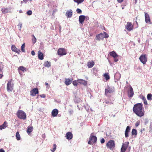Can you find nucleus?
Wrapping results in <instances>:
<instances>
[{"instance_id":"5","label":"nucleus","mask_w":152,"mask_h":152,"mask_svg":"<svg viewBox=\"0 0 152 152\" xmlns=\"http://www.w3.org/2000/svg\"><path fill=\"white\" fill-rule=\"evenodd\" d=\"M97 140V138L96 136L91 135L90 137L88 143L89 145H93L95 143Z\"/></svg>"},{"instance_id":"42","label":"nucleus","mask_w":152,"mask_h":152,"mask_svg":"<svg viewBox=\"0 0 152 152\" xmlns=\"http://www.w3.org/2000/svg\"><path fill=\"white\" fill-rule=\"evenodd\" d=\"M103 34H104V37L105 38H107L109 37L108 35L106 32H104L103 33H102Z\"/></svg>"},{"instance_id":"44","label":"nucleus","mask_w":152,"mask_h":152,"mask_svg":"<svg viewBox=\"0 0 152 152\" xmlns=\"http://www.w3.org/2000/svg\"><path fill=\"white\" fill-rule=\"evenodd\" d=\"M32 14V11L31 10L28 11L27 12V14L28 15H31Z\"/></svg>"},{"instance_id":"32","label":"nucleus","mask_w":152,"mask_h":152,"mask_svg":"<svg viewBox=\"0 0 152 152\" xmlns=\"http://www.w3.org/2000/svg\"><path fill=\"white\" fill-rule=\"evenodd\" d=\"M15 136H16V138L18 140H20V135L19 134V132H17L16 133Z\"/></svg>"},{"instance_id":"28","label":"nucleus","mask_w":152,"mask_h":152,"mask_svg":"<svg viewBox=\"0 0 152 152\" xmlns=\"http://www.w3.org/2000/svg\"><path fill=\"white\" fill-rule=\"evenodd\" d=\"M128 94L129 95H133L134 92L133 89L131 86H130L128 91Z\"/></svg>"},{"instance_id":"49","label":"nucleus","mask_w":152,"mask_h":152,"mask_svg":"<svg viewBox=\"0 0 152 152\" xmlns=\"http://www.w3.org/2000/svg\"><path fill=\"white\" fill-rule=\"evenodd\" d=\"M118 2L119 3H121L124 0H117Z\"/></svg>"},{"instance_id":"33","label":"nucleus","mask_w":152,"mask_h":152,"mask_svg":"<svg viewBox=\"0 0 152 152\" xmlns=\"http://www.w3.org/2000/svg\"><path fill=\"white\" fill-rule=\"evenodd\" d=\"M31 37H32V43L33 44H34L36 42L37 39L35 37L34 35L32 34L31 35Z\"/></svg>"},{"instance_id":"52","label":"nucleus","mask_w":152,"mask_h":152,"mask_svg":"<svg viewBox=\"0 0 152 152\" xmlns=\"http://www.w3.org/2000/svg\"><path fill=\"white\" fill-rule=\"evenodd\" d=\"M0 152H5L2 149H0Z\"/></svg>"},{"instance_id":"9","label":"nucleus","mask_w":152,"mask_h":152,"mask_svg":"<svg viewBox=\"0 0 152 152\" xmlns=\"http://www.w3.org/2000/svg\"><path fill=\"white\" fill-rule=\"evenodd\" d=\"M128 142H126L123 144L121 148V152H125L127 149L129 144Z\"/></svg>"},{"instance_id":"21","label":"nucleus","mask_w":152,"mask_h":152,"mask_svg":"<svg viewBox=\"0 0 152 152\" xmlns=\"http://www.w3.org/2000/svg\"><path fill=\"white\" fill-rule=\"evenodd\" d=\"M66 139L68 140H70L72 138V134L70 132H68L66 134Z\"/></svg>"},{"instance_id":"1","label":"nucleus","mask_w":152,"mask_h":152,"mask_svg":"<svg viewBox=\"0 0 152 152\" xmlns=\"http://www.w3.org/2000/svg\"><path fill=\"white\" fill-rule=\"evenodd\" d=\"M133 112L138 116L142 117L144 115L143 105L140 103H137L134 105L133 107Z\"/></svg>"},{"instance_id":"23","label":"nucleus","mask_w":152,"mask_h":152,"mask_svg":"<svg viewBox=\"0 0 152 152\" xmlns=\"http://www.w3.org/2000/svg\"><path fill=\"white\" fill-rule=\"evenodd\" d=\"M85 16L84 15H81L79 17V22L81 24H83L85 20Z\"/></svg>"},{"instance_id":"35","label":"nucleus","mask_w":152,"mask_h":152,"mask_svg":"<svg viewBox=\"0 0 152 152\" xmlns=\"http://www.w3.org/2000/svg\"><path fill=\"white\" fill-rule=\"evenodd\" d=\"M44 65L45 66L47 67H48L50 66V63L48 61H46L44 64Z\"/></svg>"},{"instance_id":"47","label":"nucleus","mask_w":152,"mask_h":152,"mask_svg":"<svg viewBox=\"0 0 152 152\" xmlns=\"http://www.w3.org/2000/svg\"><path fill=\"white\" fill-rule=\"evenodd\" d=\"M3 76V72H0V79H1Z\"/></svg>"},{"instance_id":"15","label":"nucleus","mask_w":152,"mask_h":152,"mask_svg":"<svg viewBox=\"0 0 152 152\" xmlns=\"http://www.w3.org/2000/svg\"><path fill=\"white\" fill-rule=\"evenodd\" d=\"M72 80L73 79L72 78L65 79L64 83L66 85L68 86L71 83Z\"/></svg>"},{"instance_id":"13","label":"nucleus","mask_w":152,"mask_h":152,"mask_svg":"<svg viewBox=\"0 0 152 152\" xmlns=\"http://www.w3.org/2000/svg\"><path fill=\"white\" fill-rule=\"evenodd\" d=\"M145 15L146 22L147 23H150L151 21L149 14L147 13H145Z\"/></svg>"},{"instance_id":"11","label":"nucleus","mask_w":152,"mask_h":152,"mask_svg":"<svg viewBox=\"0 0 152 152\" xmlns=\"http://www.w3.org/2000/svg\"><path fill=\"white\" fill-rule=\"evenodd\" d=\"M110 55L111 56L114 58L115 62H116L118 61V59L117 58V57L118 56L115 52L113 51L110 52Z\"/></svg>"},{"instance_id":"48","label":"nucleus","mask_w":152,"mask_h":152,"mask_svg":"<svg viewBox=\"0 0 152 152\" xmlns=\"http://www.w3.org/2000/svg\"><path fill=\"white\" fill-rule=\"evenodd\" d=\"M105 103L106 104H112L113 103L112 102H109V101H106Z\"/></svg>"},{"instance_id":"41","label":"nucleus","mask_w":152,"mask_h":152,"mask_svg":"<svg viewBox=\"0 0 152 152\" xmlns=\"http://www.w3.org/2000/svg\"><path fill=\"white\" fill-rule=\"evenodd\" d=\"M53 148L52 149H51V151L53 152H54L56 150V144H54L53 145Z\"/></svg>"},{"instance_id":"24","label":"nucleus","mask_w":152,"mask_h":152,"mask_svg":"<svg viewBox=\"0 0 152 152\" xmlns=\"http://www.w3.org/2000/svg\"><path fill=\"white\" fill-rule=\"evenodd\" d=\"M94 64V63L93 61H90L87 63V66L88 68H91L93 67Z\"/></svg>"},{"instance_id":"26","label":"nucleus","mask_w":152,"mask_h":152,"mask_svg":"<svg viewBox=\"0 0 152 152\" xmlns=\"http://www.w3.org/2000/svg\"><path fill=\"white\" fill-rule=\"evenodd\" d=\"M33 128L32 126H28L27 128V132L28 134H30L33 131Z\"/></svg>"},{"instance_id":"34","label":"nucleus","mask_w":152,"mask_h":152,"mask_svg":"<svg viewBox=\"0 0 152 152\" xmlns=\"http://www.w3.org/2000/svg\"><path fill=\"white\" fill-rule=\"evenodd\" d=\"M104 77L106 80H108L110 78V77L108 75V73H104Z\"/></svg>"},{"instance_id":"2","label":"nucleus","mask_w":152,"mask_h":152,"mask_svg":"<svg viewBox=\"0 0 152 152\" xmlns=\"http://www.w3.org/2000/svg\"><path fill=\"white\" fill-rule=\"evenodd\" d=\"M18 117L20 119L25 120L26 118V113L22 110H19L17 112Z\"/></svg>"},{"instance_id":"25","label":"nucleus","mask_w":152,"mask_h":152,"mask_svg":"<svg viewBox=\"0 0 152 152\" xmlns=\"http://www.w3.org/2000/svg\"><path fill=\"white\" fill-rule=\"evenodd\" d=\"M18 70L19 73H20V71H22L23 72L26 71V68L23 66H20L19 67Z\"/></svg>"},{"instance_id":"53","label":"nucleus","mask_w":152,"mask_h":152,"mask_svg":"<svg viewBox=\"0 0 152 152\" xmlns=\"http://www.w3.org/2000/svg\"><path fill=\"white\" fill-rule=\"evenodd\" d=\"M42 98H45V96H42V95H41V96H40Z\"/></svg>"},{"instance_id":"4","label":"nucleus","mask_w":152,"mask_h":152,"mask_svg":"<svg viewBox=\"0 0 152 152\" xmlns=\"http://www.w3.org/2000/svg\"><path fill=\"white\" fill-rule=\"evenodd\" d=\"M13 86L14 84L11 79L9 80L7 83V91L9 92H12L13 90Z\"/></svg>"},{"instance_id":"40","label":"nucleus","mask_w":152,"mask_h":152,"mask_svg":"<svg viewBox=\"0 0 152 152\" xmlns=\"http://www.w3.org/2000/svg\"><path fill=\"white\" fill-rule=\"evenodd\" d=\"M141 98H142V99L143 100L144 104L146 105H147L148 104L147 102L145 97L143 96H142V97H141Z\"/></svg>"},{"instance_id":"6","label":"nucleus","mask_w":152,"mask_h":152,"mask_svg":"<svg viewBox=\"0 0 152 152\" xmlns=\"http://www.w3.org/2000/svg\"><path fill=\"white\" fill-rule=\"evenodd\" d=\"M67 53L66 50L64 48H60L57 51L58 55L60 56L65 55L67 54Z\"/></svg>"},{"instance_id":"8","label":"nucleus","mask_w":152,"mask_h":152,"mask_svg":"<svg viewBox=\"0 0 152 152\" xmlns=\"http://www.w3.org/2000/svg\"><path fill=\"white\" fill-rule=\"evenodd\" d=\"M114 92V87L108 86L105 89V94H111Z\"/></svg>"},{"instance_id":"20","label":"nucleus","mask_w":152,"mask_h":152,"mask_svg":"<svg viewBox=\"0 0 152 152\" xmlns=\"http://www.w3.org/2000/svg\"><path fill=\"white\" fill-rule=\"evenodd\" d=\"M130 130V127L129 126H127L126 129L125 131V135L126 137H127L129 136L128 133Z\"/></svg>"},{"instance_id":"50","label":"nucleus","mask_w":152,"mask_h":152,"mask_svg":"<svg viewBox=\"0 0 152 152\" xmlns=\"http://www.w3.org/2000/svg\"><path fill=\"white\" fill-rule=\"evenodd\" d=\"M31 54L33 56H34V55H35V53L34 51L32 50L31 52Z\"/></svg>"},{"instance_id":"7","label":"nucleus","mask_w":152,"mask_h":152,"mask_svg":"<svg viewBox=\"0 0 152 152\" xmlns=\"http://www.w3.org/2000/svg\"><path fill=\"white\" fill-rule=\"evenodd\" d=\"M140 61L143 64H145L147 61V57L146 54H142L139 57Z\"/></svg>"},{"instance_id":"17","label":"nucleus","mask_w":152,"mask_h":152,"mask_svg":"<svg viewBox=\"0 0 152 152\" xmlns=\"http://www.w3.org/2000/svg\"><path fill=\"white\" fill-rule=\"evenodd\" d=\"M78 83L80 84H82L85 86H86L87 84L86 81L81 79H78Z\"/></svg>"},{"instance_id":"55","label":"nucleus","mask_w":152,"mask_h":152,"mask_svg":"<svg viewBox=\"0 0 152 152\" xmlns=\"http://www.w3.org/2000/svg\"><path fill=\"white\" fill-rule=\"evenodd\" d=\"M129 96V97H132L133 96Z\"/></svg>"},{"instance_id":"37","label":"nucleus","mask_w":152,"mask_h":152,"mask_svg":"<svg viewBox=\"0 0 152 152\" xmlns=\"http://www.w3.org/2000/svg\"><path fill=\"white\" fill-rule=\"evenodd\" d=\"M78 80H74L72 82L73 84L75 86H77L78 85Z\"/></svg>"},{"instance_id":"54","label":"nucleus","mask_w":152,"mask_h":152,"mask_svg":"<svg viewBox=\"0 0 152 152\" xmlns=\"http://www.w3.org/2000/svg\"><path fill=\"white\" fill-rule=\"evenodd\" d=\"M139 124H136V126H138Z\"/></svg>"},{"instance_id":"27","label":"nucleus","mask_w":152,"mask_h":152,"mask_svg":"<svg viewBox=\"0 0 152 152\" xmlns=\"http://www.w3.org/2000/svg\"><path fill=\"white\" fill-rule=\"evenodd\" d=\"M72 10L67 11L66 12V15L67 17H71L72 16Z\"/></svg>"},{"instance_id":"57","label":"nucleus","mask_w":152,"mask_h":152,"mask_svg":"<svg viewBox=\"0 0 152 152\" xmlns=\"http://www.w3.org/2000/svg\"><path fill=\"white\" fill-rule=\"evenodd\" d=\"M124 7H122V9H124Z\"/></svg>"},{"instance_id":"45","label":"nucleus","mask_w":152,"mask_h":152,"mask_svg":"<svg viewBox=\"0 0 152 152\" xmlns=\"http://www.w3.org/2000/svg\"><path fill=\"white\" fill-rule=\"evenodd\" d=\"M147 96V98L148 100H151L152 99L151 96Z\"/></svg>"},{"instance_id":"22","label":"nucleus","mask_w":152,"mask_h":152,"mask_svg":"<svg viewBox=\"0 0 152 152\" xmlns=\"http://www.w3.org/2000/svg\"><path fill=\"white\" fill-rule=\"evenodd\" d=\"M7 124L6 121H4L2 125L0 126V129L2 130L3 129H5L8 126Z\"/></svg>"},{"instance_id":"10","label":"nucleus","mask_w":152,"mask_h":152,"mask_svg":"<svg viewBox=\"0 0 152 152\" xmlns=\"http://www.w3.org/2000/svg\"><path fill=\"white\" fill-rule=\"evenodd\" d=\"M125 28L128 31H130L133 30V25L132 24V23L128 22L127 23L126 25L125 26Z\"/></svg>"},{"instance_id":"14","label":"nucleus","mask_w":152,"mask_h":152,"mask_svg":"<svg viewBox=\"0 0 152 152\" xmlns=\"http://www.w3.org/2000/svg\"><path fill=\"white\" fill-rule=\"evenodd\" d=\"M11 48L13 51L15 52L18 54H19L20 52V49L17 48L15 45H12Z\"/></svg>"},{"instance_id":"56","label":"nucleus","mask_w":152,"mask_h":152,"mask_svg":"<svg viewBox=\"0 0 152 152\" xmlns=\"http://www.w3.org/2000/svg\"><path fill=\"white\" fill-rule=\"evenodd\" d=\"M147 95H151V94H148Z\"/></svg>"},{"instance_id":"12","label":"nucleus","mask_w":152,"mask_h":152,"mask_svg":"<svg viewBox=\"0 0 152 152\" xmlns=\"http://www.w3.org/2000/svg\"><path fill=\"white\" fill-rule=\"evenodd\" d=\"M104 38V35L102 33H101L96 35L95 39L96 40L99 41L100 39H103Z\"/></svg>"},{"instance_id":"3","label":"nucleus","mask_w":152,"mask_h":152,"mask_svg":"<svg viewBox=\"0 0 152 152\" xmlns=\"http://www.w3.org/2000/svg\"><path fill=\"white\" fill-rule=\"evenodd\" d=\"M115 144L113 140H110L106 144V146L107 148L110 150H113L115 148Z\"/></svg>"},{"instance_id":"16","label":"nucleus","mask_w":152,"mask_h":152,"mask_svg":"<svg viewBox=\"0 0 152 152\" xmlns=\"http://www.w3.org/2000/svg\"><path fill=\"white\" fill-rule=\"evenodd\" d=\"M31 95H35L39 93L38 89L37 88H34L30 92Z\"/></svg>"},{"instance_id":"19","label":"nucleus","mask_w":152,"mask_h":152,"mask_svg":"<svg viewBox=\"0 0 152 152\" xmlns=\"http://www.w3.org/2000/svg\"><path fill=\"white\" fill-rule=\"evenodd\" d=\"M58 113V110L57 109H55L52 111L51 112V115L55 117L57 115Z\"/></svg>"},{"instance_id":"29","label":"nucleus","mask_w":152,"mask_h":152,"mask_svg":"<svg viewBox=\"0 0 152 152\" xmlns=\"http://www.w3.org/2000/svg\"><path fill=\"white\" fill-rule=\"evenodd\" d=\"M2 13L3 14H5L9 12V10L8 8H4L1 9Z\"/></svg>"},{"instance_id":"39","label":"nucleus","mask_w":152,"mask_h":152,"mask_svg":"<svg viewBox=\"0 0 152 152\" xmlns=\"http://www.w3.org/2000/svg\"><path fill=\"white\" fill-rule=\"evenodd\" d=\"M4 67V65L2 63L0 62V72H1Z\"/></svg>"},{"instance_id":"46","label":"nucleus","mask_w":152,"mask_h":152,"mask_svg":"<svg viewBox=\"0 0 152 152\" xmlns=\"http://www.w3.org/2000/svg\"><path fill=\"white\" fill-rule=\"evenodd\" d=\"M105 142V140L104 139L102 138L101 140V143L102 144L104 143Z\"/></svg>"},{"instance_id":"43","label":"nucleus","mask_w":152,"mask_h":152,"mask_svg":"<svg viewBox=\"0 0 152 152\" xmlns=\"http://www.w3.org/2000/svg\"><path fill=\"white\" fill-rule=\"evenodd\" d=\"M77 12L79 14H81L82 13V11L80 9L77 8L76 10Z\"/></svg>"},{"instance_id":"18","label":"nucleus","mask_w":152,"mask_h":152,"mask_svg":"<svg viewBox=\"0 0 152 152\" xmlns=\"http://www.w3.org/2000/svg\"><path fill=\"white\" fill-rule=\"evenodd\" d=\"M38 58L40 60H42L44 59V56L43 53L40 50H39L38 52Z\"/></svg>"},{"instance_id":"30","label":"nucleus","mask_w":152,"mask_h":152,"mask_svg":"<svg viewBox=\"0 0 152 152\" xmlns=\"http://www.w3.org/2000/svg\"><path fill=\"white\" fill-rule=\"evenodd\" d=\"M81 99L77 96H75L74 98V101L75 102L78 103L80 102Z\"/></svg>"},{"instance_id":"36","label":"nucleus","mask_w":152,"mask_h":152,"mask_svg":"<svg viewBox=\"0 0 152 152\" xmlns=\"http://www.w3.org/2000/svg\"><path fill=\"white\" fill-rule=\"evenodd\" d=\"M25 43H23L21 46V49L22 51L24 52L25 51Z\"/></svg>"},{"instance_id":"38","label":"nucleus","mask_w":152,"mask_h":152,"mask_svg":"<svg viewBox=\"0 0 152 152\" xmlns=\"http://www.w3.org/2000/svg\"><path fill=\"white\" fill-rule=\"evenodd\" d=\"M84 1V0H74V1L77 3L78 4L82 3Z\"/></svg>"},{"instance_id":"51","label":"nucleus","mask_w":152,"mask_h":152,"mask_svg":"<svg viewBox=\"0 0 152 152\" xmlns=\"http://www.w3.org/2000/svg\"><path fill=\"white\" fill-rule=\"evenodd\" d=\"M45 85L47 86V87H48L49 86V85H48V84L46 83V82H45Z\"/></svg>"},{"instance_id":"31","label":"nucleus","mask_w":152,"mask_h":152,"mask_svg":"<svg viewBox=\"0 0 152 152\" xmlns=\"http://www.w3.org/2000/svg\"><path fill=\"white\" fill-rule=\"evenodd\" d=\"M137 134V131L135 129H133L132 130V134L133 136H134L135 137Z\"/></svg>"}]
</instances>
